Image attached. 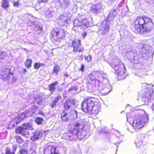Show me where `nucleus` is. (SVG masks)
Returning <instances> with one entry per match:
<instances>
[{"label":"nucleus","mask_w":154,"mask_h":154,"mask_svg":"<svg viewBox=\"0 0 154 154\" xmlns=\"http://www.w3.org/2000/svg\"><path fill=\"white\" fill-rule=\"evenodd\" d=\"M154 29V23L152 19L144 15L137 16L134 20L132 29L137 33L143 34Z\"/></svg>","instance_id":"f257e3e1"},{"label":"nucleus","mask_w":154,"mask_h":154,"mask_svg":"<svg viewBox=\"0 0 154 154\" xmlns=\"http://www.w3.org/2000/svg\"><path fill=\"white\" fill-rule=\"evenodd\" d=\"M83 129L85 125L82 121L76 122L74 125V127L69 129L67 132L64 134L62 137L63 139L69 141L76 139H81L85 136V134L82 131H80V128Z\"/></svg>","instance_id":"f03ea898"},{"label":"nucleus","mask_w":154,"mask_h":154,"mask_svg":"<svg viewBox=\"0 0 154 154\" xmlns=\"http://www.w3.org/2000/svg\"><path fill=\"white\" fill-rule=\"evenodd\" d=\"M94 98L88 97L83 100L81 104V109L83 112L95 115L99 113L100 107V106L94 105Z\"/></svg>","instance_id":"7ed1b4c3"},{"label":"nucleus","mask_w":154,"mask_h":154,"mask_svg":"<svg viewBox=\"0 0 154 154\" xmlns=\"http://www.w3.org/2000/svg\"><path fill=\"white\" fill-rule=\"evenodd\" d=\"M136 115L135 119L134 121L133 126L134 129L139 130L147 123L149 118L148 115L143 110H139V112L135 110Z\"/></svg>","instance_id":"20e7f679"},{"label":"nucleus","mask_w":154,"mask_h":154,"mask_svg":"<svg viewBox=\"0 0 154 154\" xmlns=\"http://www.w3.org/2000/svg\"><path fill=\"white\" fill-rule=\"evenodd\" d=\"M66 31L65 29L56 28L51 31L50 36L52 42L57 45H59L62 40L65 38Z\"/></svg>","instance_id":"39448f33"},{"label":"nucleus","mask_w":154,"mask_h":154,"mask_svg":"<svg viewBox=\"0 0 154 154\" xmlns=\"http://www.w3.org/2000/svg\"><path fill=\"white\" fill-rule=\"evenodd\" d=\"M111 65L115 70V73L116 74L118 80L124 79L126 77L125 70L121 61L118 59L116 58L112 62Z\"/></svg>","instance_id":"423d86ee"},{"label":"nucleus","mask_w":154,"mask_h":154,"mask_svg":"<svg viewBox=\"0 0 154 154\" xmlns=\"http://www.w3.org/2000/svg\"><path fill=\"white\" fill-rule=\"evenodd\" d=\"M101 75V72L98 71H94L88 75L85 81L87 84H92L94 86L98 85L100 82L98 79Z\"/></svg>","instance_id":"0eeeda50"},{"label":"nucleus","mask_w":154,"mask_h":154,"mask_svg":"<svg viewBox=\"0 0 154 154\" xmlns=\"http://www.w3.org/2000/svg\"><path fill=\"white\" fill-rule=\"evenodd\" d=\"M33 130L32 125L30 123L25 122L21 125L17 127L15 129V132L17 134H21L22 136H25L28 133V132L25 131L26 130Z\"/></svg>","instance_id":"6e6552de"},{"label":"nucleus","mask_w":154,"mask_h":154,"mask_svg":"<svg viewBox=\"0 0 154 154\" xmlns=\"http://www.w3.org/2000/svg\"><path fill=\"white\" fill-rule=\"evenodd\" d=\"M70 47L73 48L72 51L74 52L83 53L84 48L82 46L81 40L79 39L74 38L71 41V44H69Z\"/></svg>","instance_id":"1a4fd4ad"},{"label":"nucleus","mask_w":154,"mask_h":154,"mask_svg":"<svg viewBox=\"0 0 154 154\" xmlns=\"http://www.w3.org/2000/svg\"><path fill=\"white\" fill-rule=\"evenodd\" d=\"M78 112L75 110H71L70 112H67L66 110H63L61 113V118L63 122H67L69 118L72 119H76L77 117Z\"/></svg>","instance_id":"9d476101"},{"label":"nucleus","mask_w":154,"mask_h":154,"mask_svg":"<svg viewBox=\"0 0 154 154\" xmlns=\"http://www.w3.org/2000/svg\"><path fill=\"white\" fill-rule=\"evenodd\" d=\"M153 89L152 88H145L141 95L143 100L144 99V101H147L150 100L153 96Z\"/></svg>","instance_id":"9b49d317"},{"label":"nucleus","mask_w":154,"mask_h":154,"mask_svg":"<svg viewBox=\"0 0 154 154\" xmlns=\"http://www.w3.org/2000/svg\"><path fill=\"white\" fill-rule=\"evenodd\" d=\"M56 148L53 145L46 147L44 150V154H61L60 152H56Z\"/></svg>","instance_id":"f8f14e48"},{"label":"nucleus","mask_w":154,"mask_h":154,"mask_svg":"<svg viewBox=\"0 0 154 154\" xmlns=\"http://www.w3.org/2000/svg\"><path fill=\"white\" fill-rule=\"evenodd\" d=\"M74 24L77 26H81L82 28H83L84 29V27L85 26V28L88 27L89 25V22L86 19H84L81 20L75 21Z\"/></svg>","instance_id":"ddd939ff"},{"label":"nucleus","mask_w":154,"mask_h":154,"mask_svg":"<svg viewBox=\"0 0 154 154\" xmlns=\"http://www.w3.org/2000/svg\"><path fill=\"white\" fill-rule=\"evenodd\" d=\"M75 100L73 99H69L67 100L63 104V107L64 110L69 109L72 106L75 105Z\"/></svg>","instance_id":"4468645a"},{"label":"nucleus","mask_w":154,"mask_h":154,"mask_svg":"<svg viewBox=\"0 0 154 154\" xmlns=\"http://www.w3.org/2000/svg\"><path fill=\"white\" fill-rule=\"evenodd\" d=\"M60 19L61 21L63 23L64 25H67L71 21L70 17L67 14L61 15Z\"/></svg>","instance_id":"2eb2a0df"},{"label":"nucleus","mask_w":154,"mask_h":154,"mask_svg":"<svg viewBox=\"0 0 154 154\" xmlns=\"http://www.w3.org/2000/svg\"><path fill=\"white\" fill-rule=\"evenodd\" d=\"M17 149V146L15 145H12V150H11L9 147H7L5 149V154H15Z\"/></svg>","instance_id":"dca6fc26"},{"label":"nucleus","mask_w":154,"mask_h":154,"mask_svg":"<svg viewBox=\"0 0 154 154\" xmlns=\"http://www.w3.org/2000/svg\"><path fill=\"white\" fill-rule=\"evenodd\" d=\"M20 122V120L18 117H16L10 122L8 127V128L11 129V128L14 127L16 125L18 124Z\"/></svg>","instance_id":"f3484780"},{"label":"nucleus","mask_w":154,"mask_h":154,"mask_svg":"<svg viewBox=\"0 0 154 154\" xmlns=\"http://www.w3.org/2000/svg\"><path fill=\"white\" fill-rule=\"evenodd\" d=\"M42 133L40 131H36L33 133V135L31 137V139L33 141H36L42 137Z\"/></svg>","instance_id":"a211bd4d"},{"label":"nucleus","mask_w":154,"mask_h":154,"mask_svg":"<svg viewBox=\"0 0 154 154\" xmlns=\"http://www.w3.org/2000/svg\"><path fill=\"white\" fill-rule=\"evenodd\" d=\"M58 83V82L56 81L49 85L48 86V90L51 92V94L55 91L56 89L55 86L57 85Z\"/></svg>","instance_id":"6ab92c4d"},{"label":"nucleus","mask_w":154,"mask_h":154,"mask_svg":"<svg viewBox=\"0 0 154 154\" xmlns=\"http://www.w3.org/2000/svg\"><path fill=\"white\" fill-rule=\"evenodd\" d=\"M61 99L62 97L60 95H58L55 97L53 102L50 104L51 107L52 108L55 107L57 105V103Z\"/></svg>","instance_id":"aec40b11"},{"label":"nucleus","mask_w":154,"mask_h":154,"mask_svg":"<svg viewBox=\"0 0 154 154\" xmlns=\"http://www.w3.org/2000/svg\"><path fill=\"white\" fill-rule=\"evenodd\" d=\"M2 6L4 8H8L9 7V5L8 0H2Z\"/></svg>","instance_id":"412c9836"},{"label":"nucleus","mask_w":154,"mask_h":154,"mask_svg":"<svg viewBox=\"0 0 154 154\" xmlns=\"http://www.w3.org/2000/svg\"><path fill=\"white\" fill-rule=\"evenodd\" d=\"M32 60L30 59H28L25 61L24 64L27 68H30L32 66Z\"/></svg>","instance_id":"4be33fe9"},{"label":"nucleus","mask_w":154,"mask_h":154,"mask_svg":"<svg viewBox=\"0 0 154 154\" xmlns=\"http://www.w3.org/2000/svg\"><path fill=\"white\" fill-rule=\"evenodd\" d=\"M45 64L40 63H35L33 65L34 68L35 69L38 70L39 68L45 66Z\"/></svg>","instance_id":"5701e85b"},{"label":"nucleus","mask_w":154,"mask_h":154,"mask_svg":"<svg viewBox=\"0 0 154 154\" xmlns=\"http://www.w3.org/2000/svg\"><path fill=\"white\" fill-rule=\"evenodd\" d=\"M60 69V66L58 65H56L54 67L53 73H55L57 75L58 72H59Z\"/></svg>","instance_id":"b1692460"},{"label":"nucleus","mask_w":154,"mask_h":154,"mask_svg":"<svg viewBox=\"0 0 154 154\" xmlns=\"http://www.w3.org/2000/svg\"><path fill=\"white\" fill-rule=\"evenodd\" d=\"M44 120L43 119L40 117L36 118L35 120V122L38 125H41L43 122Z\"/></svg>","instance_id":"393cba45"},{"label":"nucleus","mask_w":154,"mask_h":154,"mask_svg":"<svg viewBox=\"0 0 154 154\" xmlns=\"http://www.w3.org/2000/svg\"><path fill=\"white\" fill-rule=\"evenodd\" d=\"M116 10L114 9L112 12H111L107 16V18H109L111 17H112V19H113L115 17L116 14H114V12L116 11Z\"/></svg>","instance_id":"a878e982"},{"label":"nucleus","mask_w":154,"mask_h":154,"mask_svg":"<svg viewBox=\"0 0 154 154\" xmlns=\"http://www.w3.org/2000/svg\"><path fill=\"white\" fill-rule=\"evenodd\" d=\"M15 137L17 142L18 143H22L23 141V139L20 136H16Z\"/></svg>","instance_id":"bb28decb"},{"label":"nucleus","mask_w":154,"mask_h":154,"mask_svg":"<svg viewBox=\"0 0 154 154\" xmlns=\"http://www.w3.org/2000/svg\"><path fill=\"white\" fill-rule=\"evenodd\" d=\"M6 55V54L5 51H1L0 52V58L1 59L4 60Z\"/></svg>","instance_id":"cd10ccee"},{"label":"nucleus","mask_w":154,"mask_h":154,"mask_svg":"<svg viewBox=\"0 0 154 154\" xmlns=\"http://www.w3.org/2000/svg\"><path fill=\"white\" fill-rule=\"evenodd\" d=\"M19 154H28V151L25 149H21L19 151Z\"/></svg>","instance_id":"c85d7f7f"},{"label":"nucleus","mask_w":154,"mask_h":154,"mask_svg":"<svg viewBox=\"0 0 154 154\" xmlns=\"http://www.w3.org/2000/svg\"><path fill=\"white\" fill-rule=\"evenodd\" d=\"M92 57L90 55L86 56L85 57V60L87 61V62H89L91 60Z\"/></svg>","instance_id":"c756f323"},{"label":"nucleus","mask_w":154,"mask_h":154,"mask_svg":"<svg viewBox=\"0 0 154 154\" xmlns=\"http://www.w3.org/2000/svg\"><path fill=\"white\" fill-rule=\"evenodd\" d=\"M48 1V0H37V3L40 4L41 3H47Z\"/></svg>","instance_id":"7c9ffc66"},{"label":"nucleus","mask_w":154,"mask_h":154,"mask_svg":"<svg viewBox=\"0 0 154 154\" xmlns=\"http://www.w3.org/2000/svg\"><path fill=\"white\" fill-rule=\"evenodd\" d=\"M77 89L76 87L73 86L71 87L69 89L68 91H76Z\"/></svg>","instance_id":"2f4dec72"},{"label":"nucleus","mask_w":154,"mask_h":154,"mask_svg":"<svg viewBox=\"0 0 154 154\" xmlns=\"http://www.w3.org/2000/svg\"><path fill=\"white\" fill-rule=\"evenodd\" d=\"M14 7H18L19 6V3L18 1L14 2L13 5Z\"/></svg>","instance_id":"473e14b6"},{"label":"nucleus","mask_w":154,"mask_h":154,"mask_svg":"<svg viewBox=\"0 0 154 154\" xmlns=\"http://www.w3.org/2000/svg\"><path fill=\"white\" fill-rule=\"evenodd\" d=\"M87 35V32H83L82 34V37H83V39H84L85 37Z\"/></svg>","instance_id":"72a5a7b5"},{"label":"nucleus","mask_w":154,"mask_h":154,"mask_svg":"<svg viewBox=\"0 0 154 154\" xmlns=\"http://www.w3.org/2000/svg\"><path fill=\"white\" fill-rule=\"evenodd\" d=\"M84 66L83 64H81V68L79 69L82 72H83L84 71Z\"/></svg>","instance_id":"f704fd0d"},{"label":"nucleus","mask_w":154,"mask_h":154,"mask_svg":"<svg viewBox=\"0 0 154 154\" xmlns=\"http://www.w3.org/2000/svg\"><path fill=\"white\" fill-rule=\"evenodd\" d=\"M2 75H3L2 76V78H3L4 79H6L7 78H9V77H10V76H8V75H7L6 77H5L4 76V74H2Z\"/></svg>","instance_id":"c9c22d12"},{"label":"nucleus","mask_w":154,"mask_h":154,"mask_svg":"<svg viewBox=\"0 0 154 154\" xmlns=\"http://www.w3.org/2000/svg\"><path fill=\"white\" fill-rule=\"evenodd\" d=\"M109 28V27L107 25H106L104 27V30H106V29H108Z\"/></svg>","instance_id":"e433bc0d"},{"label":"nucleus","mask_w":154,"mask_h":154,"mask_svg":"<svg viewBox=\"0 0 154 154\" xmlns=\"http://www.w3.org/2000/svg\"><path fill=\"white\" fill-rule=\"evenodd\" d=\"M68 76L69 74L67 73H65L64 74V76L65 77H67Z\"/></svg>","instance_id":"4c0bfd02"},{"label":"nucleus","mask_w":154,"mask_h":154,"mask_svg":"<svg viewBox=\"0 0 154 154\" xmlns=\"http://www.w3.org/2000/svg\"><path fill=\"white\" fill-rule=\"evenodd\" d=\"M23 70H24V71H26V69H24Z\"/></svg>","instance_id":"58836bf2"}]
</instances>
